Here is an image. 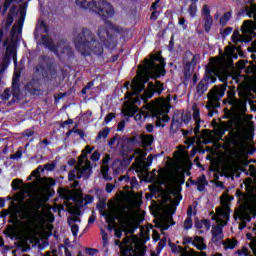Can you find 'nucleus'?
Returning <instances> with one entry per match:
<instances>
[{"label": "nucleus", "mask_w": 256, "mask_h": 256, "mask_svg": "<svg viewBox=\"0 0 256 256\" xmlns=\"http://www.w3.org/2000/svg\"><path fill=\"white\" fill-rule=\"evenodd\" d=\"M158 179L160 185H164V188L161 186H156L153 190V193H157L159 203L162 204L163 214L160 215V219L157 222V227L160 231H167L173 223V213L177 209L181 199V185L179 181L174 176L169 175V172L164 168L158 170Z\"/></svg>", "instance_id": "f257e3e1"}, {"label": "nucleus", "mask_w": 256, "mask_h": 256, "mask_svg": "<svg viewBox=\"0 0 256 256\" xmlns=\"http://www.w3.org/2000/svg\"><path fill=\"white\" fill-rule=\"evenodd\" d=\"M138 74L133 79L132 84L129 82L125 83L126 89L131 87L132 92L126 93V99L130 100V103L133 104H126L123 108L124 115L127 117H132L135 115L139 108L135 105L137 103H141L139 97H134L133 95H139L141 91L145 90V83L149 81V79H157L161 75H165V61H163V57L161 53L152 54L150 59L144 60V65L138 66Z\"/></svg>", "instance_id": "f03ea898"}, {"label": "nucleus", "mask_w": 256, "mask_h": 256, "mask_svg": "<svg viewBox=\"0 0 256 256\" xmlns=\"http://www.w3.org/2000/svg\"><path fill=\"white\" fill-rule=\"evenodd\" d=\"M109 33H119V29L113 24H108L107 30L105 28H100L98 30V37L100 42L95 40L93 33L88 29H83L80 33L76 34L74 37V45L82 55H101L103 53V45L106 47L107 39H109Z\"/></svg>", "instance_id": "7ed1b4c3"}, {"label": "nucleus", "mask_w": 256, "mask_h": 256, "mask_svg": "<svg viewBox=\"0 0 256 256\" xmlns=\"http://www.w3.org/2000/svg\"><path fill=\"white\" fill-rule=\"evenodd\" d=\"M102 215L105 218L106 223H108L109 227H113L115 225V219L118 220L119 227L114 229L115 237L121 239L123 237V233L130 234L135 232L137 228V221L135 220V213L133 210L118 212L115 207L109 208L108 211H104Z\"/></svg>", "instance_id": "20e7f679"}, {"label": "nucleus", "mask_w": 256, "mask_h": 256, "mask_svg": "<svg viewBox=\"0 0 256 256\" xmlns=\"http://www.w3.org/2000/svg\"><path fill=\"white\" fill-rule=\"evenodd\" d=\"M169 101L171 98L168 96L166 99L158 98L150 104H147V108H144L140 111V113L136 114L134 119L137 123L145 122L149 113H151L152 117H156V125L157 127H165V123L169 121Z\"/></svg>", "instance_id": "39448f33"}, {"label": "nucleus", "mask_w": 256, "mask_h": 256, "mask_svg": "<svg viewBox=\"0 0 256 256\" xmlns=\"http://www.w3.org/2000/svg\"><path fill=\"white\" fill-rule=\"evenodd\" d=\"M33 177L36 181L23 184L21 194L23 197H29L32 201H35V203H41V201L47 199V187L53 185V180L39 177V168L31 173L27 181H31Z\"/></svg>", "instance_id": "423d86ee"}, {"label": "nucleus", "mask_w": 256, "mask_h": 256, "mask_svg": "<svg viewBox=\"0 0 256 256\" xmlns=\"http://www.w3.org/2000/svg\"><path fill=\"white\" fill-rule=\"evenodd\" d=\"M233 197L223 195L221 197V206L216 208V214L212 215L213 221H216V225L212 228V241L217 243L223 239V227L227 225L230 217L231 201Z\"/></svg>", "instance_id": "0eeeda50"}, {"label": "nucleus", "mask_w": 256, "mask_h": 256, "mask_svg": "<svg viewBox=\"0 0 256 256\" xmlns=\"http://www.w3.org/2000/svg\"><path fill=\"white\" fill-rule=\"evenodd\" d=\"M231 59H237V54H235V48L233 47H226L223 58L210 59V63L206 67V76L210 79L211 83H215L217 81L216 77L221 75L225 60L231 61Z\"/></svg>", "instance_id": "6e6552de"}, {"label": "nucleus", "mask_w": 256, "mask_h": 256, "mask_svg": "<svg viewBox=\"0 0 256 256\" xmlns=\"http://www.w3.org/2000/svg\"><path fill=\"white\" fill-rule=\"evenodd\" d=\"M62 197H64V199L66 201H72L73 204H71V202H68L67 206L70 209V211H73L74 209V213L76 215H79V210L82 207H85V205H90V203H93L94 198L91 195H85L83 196V193L80 190H64Z\"/></svg>", "instance_id": "1a4fd4ad"}, {"label": "nucleus", "mask_w": 256, "mask_h": 256, "mask_svg": "<svg viewBox=\"0 0 256 256\" xmlns=\"http://www.w3.org/2000/svg\"><path fill=\"white\" fill-rule=\"evenodd\" d=\"M91 151H93L91 146H86L85 149L82 150L76 168L69 173L70 181L81 179V177L85 179L89 178L91 175V162L87 159V153H91Z\"/></svg>", "instance_id": "9d476101"}, {"label": "nucleus", "mask_w": 256, "mask_h": 256, "mask_svg": "<svg viewBox=\"0 0 256 256\" xmlns=\"http://www.w3.org/2000/svg\"><path fill=\"white\" fill-rule=\"evenodd\" d=\"M76 5L82 9H89L102 17H111L114 13L113 6L104 0H76Z\"/></svg>", "instance_id": "9b49d317"}, {"label": "nucleus", "mask_w": 256, "mask_h": 256, "mask_svg": "<svg viewBox=\"0 0 256 256\" xmlns=\"http://www.w3.org/2000/svg\"><path fill=\"white\" fill-rule=\"evenodd\" d=\"M242 35L239 30H235L232 34V43L237 45L238 43H249L256 35V24L251 20H246L241 26Z\"/></svg>", "instance_id": "f8f14e48"}, {"label": "nucleus", "mask_w": 256, "mask_h": 256, "mask_svg": "<svg viewBox=\"0 0 256 256\" xmlns=\"http://www.w3.org/2000/svg\"><path fill=\"white\" fill-rule=\"evenodd\" d=\"M55 216L49 211H36L33 215V223L38 233L43 231H53V223Z\"/></svg>", "instance_id": "ddd939ff"}, {"label": "nucleus", "mask_w": 256, "mask_h": 256, "mask_svg": "<svg viewBox=\"0 0 256 256\" xmlns=\"http://www.w3.org/2000/svg\"><path fill=\"white\" fill-rule=\"evenodd\" d=\"M253 217H256V209L249 205L247 200H245L244 203L241 204L240 208L234 213V219L236 221L239 219L240 221L239 229H245L247 227V223H249Z\"/></svg>", "instance_id": "4468645a"}, {"label": "nucleus", "mask_w": 256, "mask_h": 256, "mask_svg": "<svg viewBox=\"0 0 256 256\" xmlns=\"http://www.w3.org/2000/svg\"><path fill=\"white\" fill-rule=\"evenodd\" d=\"M116 245H119L122 256H139V245L137 244V238L127 236L124 240L115 241Z\"/></svg>", "instance_id": "2eb2a0df"}, {"label": "nucleus", "mask_w": 256, "mask_h": 256, "mask_svg": "<svg viewBox=\"0 0 256 256\" xmlns=\"http://www.w3.org/2000/svg\"><path fill=\"white\" fill-rule=\"evenodd\" d=\"M225 95V87H214L208 94L207 109L209 111V117H213L212 109H217L219 107V100Z\"/></svg>", "instance_id": "dca6fc26"}, {"label": "nucleus", "mask_w": 256, "mask_h": 256, "mask_svg": "<svg viewBox=\"0 0 256 256\" xmlns=\"http://www.w3.org/2000/svg\"><path fill=\"white\" fill-rule=\"evenodd\" d=\"M4 45L6 47V55L4 57V60L2 62V69L0 70V75L9 67V58L13 57L14 65H17V57H16V51H15V42L13 40L7 39L4 42Z\"/></svg>", "instance_id": "f3484780"}, {"label": "nucleus", "mask_w": 256, "mask_h": 256, "mask_svg": "<svg viewBox=\"0 0 256 256\" xmlns=\"http://www.w3.org/2000/svg\"><path fill=\"white\" fill-rule=\"evenodd\" d=\"M252 119L253 115H244L241 118L234 119V129H246L248 133H253L255 125Z\"/></svg>", "instance_id": "a211bd4d"}, {"label": "nucleus", "mask_w": 256, "mask_h": 256, "mask_svg": "<svg viewBox=\"0 0 256 256\" xmlns=\"http://www.w3.org/2000/svg\"><path fill=\"white\" fill-rule=\"evenodd\" d=\"M42 43L43 45H45V47H48L50 51L55 53V55H63L69 51V48H67V45L65 44V42H62L57 46H53V40H51L49 36H43Z\"/></svg>", "instance_id": "6ab92c4d"}, {"label": "nucleus", "mask_w": 256, "mask_h": 256, "mask_svg": "<svg viewBox=\"0 0 256 256\" xmlns=\"http://www.w3.org/2000/svg\"><path fill=\"white\" fill-rule=\"evenodd\" d=\"M162 91H163V84H161L160 82H156L155 84H153V82H150L148 84V88L144 90V93L141 96V99L142 101H144V103H147V100L153 97V93H158V95H161Z\"/></svg>", "instance_id": "aec40b11"}, {"label": "nucleus", "mask_w": 256, "mask_h": 256, "mask_svg": "<svg viewBox=\"0 0 256 256\" xmlns=\"http://www.w3.org/2000/svg\"><path fill=\"white\" fill-rule=\"evenodd\" d=\"M134 155H136L137 163H139V165H142V167L145 171H147V169H149V167H151V165H153V157L154 156L149 155L147 157V152H145V150L136 149L134 152ZM145 157H147V161L143 160V159H145Z\"/></svg>", "instance_id": "412c9836"}, {"label": "nucleus", "mask_w": 256, "mask_h": 256, "mask_svg": "<svg viewBox=\"0 0 256 256\" xmlns=\"http://www.w3.org/2000/svg\"><path fill=\"white\" fill-rule=\"evenodd\" d=\"M130 143L142 145V147H150L153 144V136L145 134H137L130 138Z\"/></svg>", "instance_id": "4be33fe9"}, {"label": "nucleus", "mask_w": 256, "mask_h": 256, "mask_svg": "<svg viewBox=\"0 0 256 256\" xmlns=\"http://www.w3.org/2000/svg\"><path fill=\"white\" fill-rule=\"evenodd\" d=\"M125 143L123 139L119 138V136H114L109 142L108 146L110 149H113L114 151H123Z\"/></svg>", "instance_id": "5701e85b"}, {"label": "nucleus", "mask_w": 256, "mask_h": 256, "mask_svg": "<svg viewBox=\"0 0 256 256\" xmlns=\"http://www.w3.org/2000/svg\"><path fill=\"white\" fill-rule=\"evenodd\" d=\"M189 154L185 150H178L174 152V161L176 165H183L187 161Z\"/></svg>", "instance_id": "b1692460"}, {"label": "nucleus", "mask_w": 256, "mask_h": 256, "mask_svg": "<svg viewBox=\"0 0 256 256\" xmlns=\"http://www.w3.org/2000/svg\"><path fill=\"white\" fill-rule=\"evenodd\" d=\"M193 119L196 123V126L194 128V134L195 135H199V129H201V113L199 112V108H197V106H193Z\"/></svg>", "instance_id": "393cba45"}, {"label": "nucleus", "mask_w": 256, "mask_h": 256, "mask_svg": "<svg viewBox=\"0 0 256 256\" xmlns=\"http://www.w3.org/2000/svg\"><path fill=\"white\" fill-rule=\"evenodd\" d=\"M75 223H81V219L77 216H71L68 218V224L71 227L72 234L74 237H77V234L79 233V226Z\"/></svg>", "instance_id": "a878e982"}, {"label": "nucleus", "mask_w": 256, "mask_h": 256, "mask_svg": "<svg viewBox=\"0 0 256 256\" xmlns=\"http://www.w3.org/2000/svg\"><path fill=\"white\" fill-rule=\"evenodd\" d=\"M5 233L10 237V239H21L19 228L15 226H8L5 230Z\"/></svg>", "instance_id": "bb28decb"}, {"label": "nucleus", "mask_w": 256, "mask_h": 256, "mask_svg": "<svg viewBox=\"0 0 256 256\" xmlns=\"http://www.w3.org/2000/svg\"><path fill=\"white\" fill-rule=\"evenodd\" d=\"M23 185H24L23 181L19 178L14 179L11 184V187L14 191H20V193H18L20 201H23V199L26 198V197H23V194L21 193V189H23Z\"/></svg>", "instance_id": "cd10ccee"}, {"label": "nucleus", "mask_w": 256, "mask_h": 256, "mask_svg": "<svg viewBox=\"0 0 256 256\" xmlns=\"http://www.w3.org/2000/svg\"><path fill=\"white\" fill-rule=\"evenodd\" d=\"M49 28H47V24L43 20H39L36 25L35 39H39V35L41 33H47Z\"/></svg>", "instance_id": "c85d7f7f"}, {"label": "nucleus", "mask_w": 256, "mask_h": 256, "mask_svg": "<svg viewBox=\"0 0 256 256\" xmlns=\"http://www.w3.org/2000/svg\"><path fill=\"white\" fill-rule=\"evenodd\" d=\"M235 155L238 160L245 159L247 157V146L245 144L237 146Z\"/></svg>", "instance_id": "c756f323"}, {"label": "nucleus", "mask_w": 256, "mask_h": 256, "mask_svg": "<svg viewBox=\"0 0 256 256\" xmlns=\"http://www.w3.org/2000/svg\"><path fill=\"white\" fill-rule=\"evenodd\" d=\"M193 245H194V247L199 249V251H203V250L207 249V245L205 244V239L201 236H196L194 238Z\"/></svg>", "instance_id": "7c9ffc66"}, {"label": "nucleus", "mask_w": 256, "mask_h": 256, "mask_svg": "<svg viewBox=\"0 0 256 256\" xmlns=\"http://www.w3.org/2000/svg\"><path fill=\"white\" fill-rule=\"evenodd\" d=\"M23 23H25V12L21 11L19 21L13 26V33H21V29H23Z\"/></svg>", "instance_id": "2f4dec72"}, {"label": "nucleus", "mask_w": 256, "mask_h": 256, "mask_svg": "<svg viewBox=\"0 0 256 256\" xmlns=\"http://www.w3.org/2000/svg\"><path fill=\"white\" fill-rule=\"evenodd\" d=\"M187 215L188 217L184 221V229L189 230L193 227V220H191V216L193 215V206H189Z\"/></svg>", "instance_id": "473e14b6"}, {"label": "nucleus", "mask_w": 256, "mask_h": 256, "mask_svg": "<svg viewBox=\"0 0 256 256\" xmlns=\"http://www.w3.org/2000/svg\"><path fill=\"white\" fill-rule=\"evenodd\" d=\"M233 108L236 113H245L247 109L245 102L239 100L233 102Z\"/></svg>", "instance_id": "72a5a7b5"}, {"label": "nucleus", "mask_w": 256, "mask_h": 256, "mask_svg": "<svg viewBox=\"0 0 256 256\" xmlns=\"http://www.w3.org/2000/svg\"><path fill=\"white\" fill-rule=\"evenodd\" d=\"M248 239H252L250 242V249H252L254 255L256 256V225L255 228L253 229L252 235L247 234Z\"/></svg>", "instance_id": "f704fd0d"}, {"label": "nucleus", "mask_w": 256, "mask_h": 256, "mask_svg": "<svg viewBox=\"0 0 256 256\" xmlns=\"http://www.w3.org/2000/svg\"><path fill=\"white\" fill-rule=\"evenodd\" d=\"M196 184L198 191H205V187H207V178L205 177V175L200 176L197 179Z\"/></svg>", "instance_id": "c9c22d12"}, {"label": "nucleus", "mask_w": 256, "mask_h": 256, "mask_svg": "<svg viewBox=\"0 0 256 256\" xmlns=\"http://www.w3.org/2000/svg\"><path fill=\"white\" fill-rule=\"evenodd\" d=\"M224 249H235L237 247V240L228 238L223 242Z\"/></svg>", "instance_id": "e433bc0d"}, {"label": "nucleus", "mask_w": 256, "mask_h": 256, "mask_svg": "<svg viewBox=\"0 0 256 256\" xmlns=\"http://www.w3.org/2000/svg\"><path fill=\"white\" fill-rule=\"evenodd\" d=\"M212 25H213V17L212 16L204 17V28L207 33L211 31Z\"/></svg>", "instance_id": "4c0bfd02"}, {"label": "nucleus", "mask_w": 256, "mask_h": 256, "mask_svg": "<svg viewBox=\"0 0 256 256\" xmlns=\"http://www.w3.org/2000/svg\"><path fill=\"white\" fill-rule=\"evenodd\" d=\"M19 77H21V74L19 72H17V70H15L13 81H12V89H13L14 93H17V89H18L17 83H19Z\"/></svg>", "instance_id": "58836bf2"}, {"label": "nucleus", "mask_w": 256, "mask_h": 256, "mask_svg": "<svg viewBox=\"0 0 256 256\" xmlns=\"http://www.w3.org/2000/svg\"><path fill=\"white\" fill-rule=\"evenodd\" d=\"M188 13L192 19H195V17H197V4L192 3L188 7Z\"/></svg>", "instance_id": "ea45409f"}, {"label": "nucleus", "mask_w": 256, "mask_h": 256, "mask_svg": "<svg viewBox=\"0 0 256 256\" xmlns=\"http://www.w3.org/2000/svg\"><path fill=\"white\" fill-rule=\"evenodd\" d=\"M111 132V129L109 128H104L103 130L99 131L97 135V139H107L109 137V133Z\"/></svg>", "instance_id": "a19ab883"}, {"label": "nucleus", "mask_w": 256, "mask_h": 256, "mask_svg": "<svg viewBox=\"0 0 256 256\" xmlns=\"http://www.w3.org/2000/svg\"><path fill=\"white\" fill-rule=\"evenodd\" d=\"M101 173L104 179L106 181H111V176H109L107 173H109V166L108 165H102L101 167Z\"/></svg>", "instance_id": "79ce46f5"}, {"label": "nucleus", "mask_w": 256, "mask_h": 256, "mask_svg": "<svg viewBox=\"0 0 256 256\" xmlns=\"http://www.w3.org/2000/svg\"><path fill=\"white\" fill-rule=\"evenodd\" d=\"M205 91H207V83H205V81L199 82L197 86V93H199V95H203Z\"/></svg>", "instance_id": "37998d69"}, {"label": "nucleus", "mask_w": 256, "mask_h": 256, "mask_svg": "<svg viewBox=\"0 0 256 256\" xmlns=\"http://www.w3.org/2000/svg\"><path fill=\"white\" fill-rule=\"evenodd\" d=\"M229 19H231V12H226L221 18H220V24L221 25H227L229 22Z\"/></svg>", "instance_id": "c03bdc74"}, {"label": "nucleus", "mask_w": 256, "mask_h": 256, "mask_svg": "<svg viewBox=\"0 0 256 256\" xmlns=\"http://www.w3.org/2000/svg\"><path fill=\"white\" fill-rule=\"evenodd\" d=\"M2 101H9V98L11 97V90L6 89L4 92L0 95Z\"/></svg>", "instance_id": "a18cd8bd"}, {"label": "nucleus", "mask_w": 256, "mask_h": 256, "mask_svg": "<svg viewBox=\"0 0 256 256\" xmlns=\"http://www.w3.org/2000/svg\"><path fill=\"white\" fill-rule=\"evenodd\" d=\"M202 15L203 17H211V9L209 5L205 4L202 8Z\"/></svg>", "instance_id": "49530a36"}, {"label": "nucleus", "mask_w": 256, "mask_h": 256, "mask_svg": "<svg viewBox=\"0 0 256 256\" xmlns=\"http://www.w3.org/2000/svg\"><path fill=\"white\" fill-rule=\"evenodd\" d=\"M90 159H91V161H94V163H95V162L99 161V159H101V154L99 153V151L96 150L92 153Z\"/></svg>", "instance_id": "de8ad7c7"}, {"label": "nucleus", "mask_w": 256, "mask_h": 256, "mask_svg": "<svg viewBox=\"0 0 256 256\" xmlns=\"http://www.w3.org/2000/svg\"><path fill=\"white\" fill-rule=\"evenodd\" d=\"M231 33H233V28L231 27H227L221 31L222 37H228V35H231Z\"/></svg>", "instance_id": "09e8293b"}, {"label": "nucleus", "mask_w": 256, "mask_h": 256, "mask_svg": "<svg viewBox=\"0 0 256 256\" xmlns=\"http://www.w3.org/2000/svg\"><path fill=\"white\" fill-rule=\"evenodd\" d=\"M236 253L237 255H240V256H247L249 255V249L244 247L241 250H238Z\"/></svg>", "instance_id": "8fccbe9b"}, {"label": "nucleus", "mask_w": 256, "mask_h": 256, "mask_svg": "<svg viewBox=\"0 0 256 256\" xmlns=\"http://www.w3.org/2000/svg\"><path fill=\"white\" fill-rule=\"evenodd\" d=\"M113 119H115V114L114 113H109L105 117L104 121H105V123H111V121H113Z\"/></svg>", "instance_id": "3c124183"}, {"label": "nucleus", "mask_w": 256, "mask_h": 256, "mask_svg": "<svg viewBox=\"0 0 256 256\" xmlns=\"http://www.w3.org/2000/svg\"><path fill=\"white\" fill-rule=\"evenodd\" d=\"M13 25V15L9 14L6 18V27H11Z\"/></svg>", "instance_id": "603ef678"}, {"label": "nucleus", "mask_w": 256, "mask_h": 256, "mask_svg": "<svg viewBox=\"0 0 256 256\" xmlns=\"http://www.w3.org/2000/svg\"><path fill=\"white\" fill-rule=\"evenodd\" d=\"M137 185H139V183L137 182V178H132L130 180V187H131V189H137Z\"/></svg>", "instance_id": "864d4df0"}, {"label": "nucleus", "mask_w": 256, "mask_h": 256, "mask_svg": "<svg viewBox=\"0 0 256 256\" xmlns=\"http://www.w3.org/2000/svg\"><path fill=\"white\" fill-rule=\"evenodd\" d=\"M244 185L247 189H249V187H251V185H253V179L252 178H246L244 180Z\"/></svg>", "instance_id": "5fc2aeb1"}, {"label": "nucleus", "mask_w": 256, "mask_h": 256, "mask_svg": "<svg viewBox=\"0 0 256 256\" xmlns=\"http://www.w3.org/2000/svg\"><path fill=\"white\" fill-rule=\"evenodd\" d=\"M14 0H5L3 8H4V13L9 9L10 5L13 3Z\"/></svg>", "instance_id": "6e6d98bb"}, {"label": "nucleus", "mask_w": 256, "mask_h": 256, "mask_svg": "<svg viewBox=\"0 0 256 256\" xmlns=\"http://www.w3.org/2000/svg\"><path fill=\"white\" fill-rule=\"evenodd\" d=\"M250 51L253 53L252 57L256 59V40L252 43V47L250 48Z\"/></svg>", "instance_id": "4d7b16f0"}, {"label": "nucleus", "mask_w": 256, "mask_h": 256, "mask_svg": "<svg viewBox=\"0 0 256 256\" xmlns=\"http://www.w3.org/2000/svg\"><path fill=\"white\" fill-rule=\"evenodd\" d=\"M101 236H102L103 245H107V232H105V230H101Z\"/></svg>", "instance_id": "13d9d810"}, {"label": "nucleus", "mask_w": 256, "mask_h": 256, "mask_svg": "<svg viewBox=\"0 0 256 256\" xmlns=\"http://www.w3.org/2000/svg\"><path fill=\"white\" fill-rule=\"evenodd\" d=\"M199 59H201V56L199 54H195L192 58V65H197V61H199Z\"/></svg>", "instance_id": "bf43d9fd"}, {"label": "nucleus", "mask_w": 256, "mask_h": 256, "mask_svg": "<svg viewBox=\"0 0 256 256\" xmlns=\"http://www.w3.org/2000/svg\"><path fill=\"white\" fill-rule=\"evenodd\" d=\"M152 239L155 242L159 241V239H160L159 232L153 230Z\"/></svg>", "instance_id": "052dcab7"}, {"label": "nucleus", "mask_w": 256, "mask_h": 256, "mask_svg": "<svg viewBox=\"0 0 256 256\" xmlns=\"http://www.w3.org/2000/svg\"><path fill=\"white\" fill-rule=\"evenodd\" d=\"M125 129V120H122L118 123L117 131H123Z\"/></svg>", "instance_id": "680f3d73"}, {"label": "nucleus", "mask_w": 256, "mask_h": 256, "mask_svg": "<svg viewBox=\"0 0 256 256\" xmlns=\"http://www.w3.org/2000/svg\"><path fill=\"white\" fill-rule=\"evenodd\" d=\"M113 189H115V186H113L112 184H106V191L107 193H111L113 191Z\"/></svg>", "instance_id": "e2e57ef3"}, {"label": "nucleus", "mask_w": 256, "mask_h": 256, "mask_svg": "<svg viewBox=\"0 0 256 256\" xmlns=\"http://www.w3.org/2000/svg\"><path fill=\"white\" fill-rule=\"evenodd\" d=\"M110 159H111V157L109 156V154H106L102 160L103 165H107L109 163Z\"/></svg>", "instance_id": "0e129e2a"}, {"label": "nucleus", "mask_w": 256, "mask_h": 256, "mask_svg": "<svg viewBox=\"0 0 256 256\" xmlns=\"http://www.w3.org/2000/svg\"><path fill=\"white\" fill-rule=\"evenodd\" d=\"M194 239L192 237H185L184 243L192 244L193 245Z\"/></svg>", "instance_id": "69168bd1"}, {"label": "nucleus", "mask_w": 256, "mask_h": 256, "mask_svg": "<svg viewBox=\"0 0 256 256\" xmlns=\"http://www.w3.org/2000/svg\"><path fill=\"white\" fill-rule=\"evenodd\" d=\"M178 23L183 27V29H187V26L185 25V18H180Z\"/></svg>", "instance_id": "338daca9"}, {"label": "nucleus", "mask_w": 256, "mask_h": 256, "mask_svg": "<svg viewBox=\"0 0 256 256\" xmlns=\"http://www.w3.org/2000/svg\"><path fill=\"white\" fill-rule=\"evenodd\" d=\"M97 252V250H95V249H93V248H87L86 249V253L88 254V255H93V254H95Z\"/></svg>", "instance_id": "774afa93"}]
</instances>
